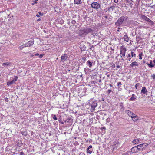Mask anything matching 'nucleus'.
I'll list each match as a JSON object with an SVG mask.
<instances>
[{"mask_svg": "<svg viewBox=\"0 0 155 155\" xmlns=\"http://www.w3.org/2000/svg\"><path fill=\"white\" fill-rule=\"evenodd\" d=\"M36 16L38 17H40V15L39 14H36Z\"/></svg>", "mask_w": 155, "mask_h": 155, "instance_id": "bf43d9fd", "label": "nucleus"}, {"mask_svg": "<svg viewBox=\"0 0 155 155\" xmlns=\"http://www.w3.org/2000/svg\"><path fill=\"white\" fill-rule=\"evenodd\" d=\"M90 49L91 50L93 51L94 50V48L92 45L91 47L90 48Z\"/></svg>", "mask_w": 155, "mask_h": 155, "instance_id": "58836bf2", "label": "nucleus"}, {"mask_svg": "<svg viewBox=\"0 0 155 155\" xmlns=\"http://www.w3.org/2000/svg\"><path fill=\"white\" fill-rule=\"evenodd\" d=\"M154 63V64H155V60H153V61H152Z\"/></svg>", "mask_w": 155, "mask_h": 155, "instance_id": "338daca9", "label": "nucleus"}, {"mask_svg": "<svg viewBox=\"0 0 155 155\" xmlns=\"http://www.w3.org/2000/svg\"><path fill=\"white\" fill-rule=\"evenodd\" d=\"M41 20V19H40V18H38V19L37 20V21H40Z\"/></svg>", "mask_w": 155, "mask_h": 155, "instance_id": "052dcab7", "label": "nucleus"}, {"mask_svg": "<svg viewBox=\"0 0 155 155\" xmlns=\"http://www.w3.org/2000/svg\"><path fill=\"white\" fill-rule=\"evenodd\" d=\"M34 41L33 40H32L31 41H29L28 42H27V45L28 46H31L34 43Z\"/></svg>", "mask_w": 155, "mask_h": 155, "instance_id": "2eb2a0df", "label": "nucleus"}, {"mask_svg": "<svg viewBox=\"0 0 155 155\" xmlns=\"http://www.w3.org/2000/svg\"><path fill=\"white\" fill-rule=\"evenodd\" d=\"M120 111L123 112L124 110H125V107H124L123 106V104L122 102H121L120 104Z\"/></svg>", "mask_w": 155, "mask_h": 155, "instance_id": "ddd939ff", "label": "nucleus"}, {"mask_svg": "<svg viewBox=\"0 0 155 155\" xmlns=\"http://www.w3.org/2000/svg\"><path fill=\"white\" fill-rule=\"evenodd\" d=\"M112 91L110 89H108V92L109 94Z\"/></svg>", "mask_w": 155, "mask_h": 155, "instance_id": "603ef678", "label": "nucleus"}, {"mask_svg": "<svg viewBox=\"0 0 155 155\" xmlns=\"http://www.w3.org/2000/svg\"><path fill=\"white\" fill-rule=\"evenodd\" d=\"M38 1V0H34V3H37V1Z\"/></svg>", "mask_w": 155, "mask_h": 155, "instance_id": "13d9d810", "label": "nucleus"}, {"mask_svg": "<svg viewBox=\"0 0 155 155\" xmlns=\"http://www.w3.org/2000/svg\"><path fill=\"white\" fill-rule=\"evenodd\" d=\"M81 32L82 33L86 35L87 34L89 33H91L92 35L94 36L96 35L97 34V31L89 27L84 28L83 29L81 30Z\"/></svg>", "mask_w": 155, "mask_h": 155, "instance_id": "f257e3e1", "label": "nucleus"}, {"mask_svg": "<svg viewBox=\"0 0 155 155\" xmlns=\"http://www.w3.org/2000/svg\"><path fill=\"white\" fill-rule=\"evenodd\" d=\"M62 118L61 117H60L58 118V121L59 123H60L61 124H63L64 123V122H63L61 121Z\"/></svg>", "mask_w": 155, "mask_h": 155, "instance_id": "72a5a7b5", "label": "nucleus"}, {"mask_svg": "<svg viewBox=\"0 0 155 155\" xmlns=\"http://www.w3.org/2000/svg\"><path fill=\"white\" fill-rule=\"evenodd\" d=\"M130 55L131 56V57H134L135 58L136 57V54H135L133 51H131L130 53Z\"/></svg>", "mask_w": 155, "mask_h": 155, "instance_id": "c756f323", "label": "nucleus"}, {"mask_svg": "<svg viewBox=\"0 0 155 155\" xmlns=\"http://www.w3.org/2000/svg\"><path fill=\"white\" fill-rule=\"evenodd\" d=\"M140 84L139 83H137L135 85V88L137 89H138L137 87L140 86Z\"/></svg>", "mask_w": 155, "mask_h": 155, "instance_id": "c9c22d12", "label": "nucleus"}, {"mask_svg": "<svg viewBox=\"0 0 155 155\" xmlns=\"http://www.w3.org/2000/svg\"><path fill=\"white\" fill-rule=\"evenodd\" d=\"M138 65H139L138 63L137 62H136V61H134V62H132L131 63V64L130 65V67L132 68L135 66H138Z\"/></svg>", "mask_w": 155, "mask_h": 155, "instance_id": "dca6fc26", "label": "nucleus"}, {"mask_svg": "<svg viewBox=\"0 0 155 155\" xmlns=\"http://www.w3.org/2000/svg\"><path fill=\"white\" fill-rule=\"evenodd\" d=\"M27 43H25V44H23V45H22L23 47V48H25V47H28V46H27Z\"/></svg>", "mask_w": 155, "mask_h": 155, "instance_id": "37998d69", "label": "nucleus"}, {"mask_svg": "<svg viewBox=\"0 0 155 155\" xmlns=\"http://www.w3.org/2000/svg\"><path fill=\"white\" fill-rule=\"evenodd\" d=\"M143 18L147 21L149 22L151 25H153L154 23L150 19L148 18L147 16L143 15Z\"/></svg>", "mask_w": 155, "mask_h": 155, "instance_id": "1a4fd4ad", "label": "nucleus"}, {"mask_svg": "<svg viewBox=\"0 0 155 155\" xmlns=\"http://www.w3.org/2000/svg\"><path fill=\"white\" fill-rule=\"evenodd\" d=\"M142 53H140L139 54V59L141 60L142 59Z\"/></svg>", "mask_w": 155, "mask_h": 155, "instance_id": "e433bc0d", "label": "nucleus"}, {"mask_svg": "<svg viewBox=\"0 0 155 155\" xmlns=\"http://www.w3.org/2000/svg\"><path fill=\"white\" fill-rule=\"evenodd\" d=\"M101 101H104V99L102 97V98L100 100Z\"/></svg>", "mask_w": 155, "mask_h": 155, "instance_id": "de8ad7c7", "label": "nucleus"}, {"mask_svg": "<svg viewBox=\"0 0 155 155\" xmlns=\"http://www.w3.org/2000/svg\"><path fill=\"white\" fill-rule=\"evenodd\" d=\"M93 151L92 149V146L91 145H89L86 149V151L87 153L89 154H91L92 153Z\"/></svg>", "mask_w": 155, "mask_h": 155, "instance_id": "f8f14e48", "label": "nucleus"}, {"mask_svg": "<svg viewBox=\"0 0 155 155\" xmlns=\"http://www.w3.org/2000/svg\"><path fill=\"white\" fill-rule=\"evenodd\" d=\"M126 48L123 46H122L120 47V55H125L126 51Z\"/></svg>", "mask_w": 155, "mask_h": 155, "instance_id": "0eeeda50", "label": "nucleus"}, {"mask_svg": "<svg viewBox=\"0 0 155 155\" xmlns=\"http://www.w3.org/2000/svg\"><path fill=\"white\" fill-rule=\"evenodd\" d=\"M20 155H24V153L23 152H21L20 153Z\"/></svg>", "mask_w": 155, "mask_h": 155, "instance_id": "8fccbe9b", "label": "nucleus"}, {"mask_svg": "<svg viewBox=\"0 0 155 155\" xmlns=\"http://www.w3.org/2000/svg\"><path fill=\"white\" fill-rule=\"evenodd\" d=\"M131 58H129L128 59V60L129 61H130L131 60Z\"/></svg>", "mask_w": 155, "mask_h": 155, "instance_id": "69168bd1", "label": "nucleus"}, {"mask_svg": "<svg viewBox=\"0 0 155 155\" xmlns=\"http://www.w3.org/2000/svg\"><path fill=\"white\" fill-rule=\"evenodd\" d=\"M2 64L4 67H9L10 68L12 66V63L10 62H6L2 63Z\"/></svg>", "mask_w": 155, "mask_h": 155, "instance_id": "9d476101", "label": "nucleus"}, {"mask_svg": "<svg viewBox=\"0 0 155 155\" xmlns=\"http://www.w3.org/2000/svg\"><path fill=\"white\" fill-rule=\"evenodd\" d=\"M51 117L55 120H57V118L56 117V115H55L52 114L51 115Z\"/></svg>", "mask_w": 155, "mask_h": 155, "instance_id": "7c9ffc66", "label": "nucleus"}, {"mask_svg": "<svg viewBox=\"0 0 155 155\" xmlns=\"http://www.w3.org/2000/svg\"><path fill=\"white\" fill-rule=\"evenodd\" d=\"M114 2L115 3H117L118 2V0H114Z\"/></svg>", "mask_w": 155, "mask_h": 155, "instance_id": "864d4df0", "label": "nucleus"}, {"mask_svg": "<svg viewBox=\"0 0 155 155\" xmlns=\"http://www.w3.org/2000/svg\"><path fill=\"white\" fill-rule=\"evenodd\" d=\"M131 152H130V151H127L125 153H124L123 155H130L131 154Z\"/></svg>", "mask_w": 155, "mask_h": 155, "instance_id": "f704fd0d", "label": "nucleus"}, {"mask_svg": "<svg viewBox=\"0 0 155 155\" xmlns=\"http://www.w3.org/2000/svg\"><path fill=\"white\" fill-rule=\"evenodd\" d=\"M106 128L104 127H102L101 128V134L102 135H104L105 133Z\"/></svg>", "mask_w": 155, "mask_h": 155, "instance_id": "f3484780", "label": "nucleus"}, {"mask_svg": "<svg viewBox=\"0 0 155 155\" xmlns=\"http://www.w3.org/2000/svg\"><path fill=\"white\" fill-rule=\"evenodd\" d=\"M91 7L94 9L97 10L98 9L100 8L101 5L97 2H94L91 3Z\"/></svg>", "mask_w": 155, "mask_h": 155, "instance_id": "20e7f679", "label": "nucleus"}, {"mask_svg": "<svg viewBox=\"0 0 155 155\" xmlns=\"http://www.w3.org/2000/svg\"><path fill=\"white\" fill-rule=\"evenodd\" d=\"M148 144L147 143H143L138 145V147H140L142 150L144 149L146 147H147Z\"/></svg>", "mask_w": 155, "mask_h": 155, "instance_id": "9b49d317", "label": "nucleus"}, {"mask_svg": "<svg viewBox=\"0 0 155 155\" xmlns=\"http://www.w3.org/2000/svg\"><path fill=\"white\" fill-rule=\"evenodd\" d=\"M151 77L153 78L154 79H155V74H153L151 75Z\"/></svg>", "mask_w": 155, "mask_h": 155, "instance_id": "c03bdc74", "label": "nucleus"}, {"mask_svg": "<svg viewBox=\"0 0 155 155\" xmlns=\"http://www.w3.org/2000/svg\"><path fill=\"white\" fill-rule=\"evenodd\" d=\"M113 7H114L113 6H111V7H110L109 8H107L108 9V10H109L110 9H113Z\"/></svg>", "mask_w": 155, "mask_h": 155, "instance_id": "09e8293b", "label": "nucleus"}, {"mask_svg": "<svg viewBox=\"0 0 155 155\" xmlns=\"http://www.w3.org/2000/svg\"><path fill=\"white\" fill-rule=\"evenodd\" d=\"M127 55V57H128H128L130 58V57H131L130 53L129 54H128Z\"/></svg>", "mask_w": 155, "mask_h": 155, "instance_id": "3c124183", "label": "nucleus"}, {"mask_svg": "<svg viewBox=\"0 0 155 155\" xmlns=\"http://www.w3.org/2000/svg\"><path fill=\"white\" fill-rule=\"evenodd\" d=\"M43 55L42 54H40L39 56V58H42L43 57Z\"/></svg>", "mask_w": 155, "mask_h": 155, "instance_id": "49530a36", "label": "nucleus"}, {"mask_svg": "<svg viewBox=\"0 0 155 155\" xmlns=\"http://www.w3.org/2000/svg\"><path fill=\"white\" fill-rule=\"evenodd\" d=\"M104 18L109 20L110 21H111L113 18V17L109 15L105 16Z\"/></svg>", "mask_w": 155, "mask_h": 155, "instance_id": "5701e85b", "label": "nucleus"}, {"mask_svg": "<svg viewBox=\"0 0 155 155\" xmlns=\"http://www.w3.org/2000/svg\"><path fill=\"white\" fill-rule=\"evenodd\" d=\"M122 85L121 83L120 82H118L117 83V86H120Z\"/></svg>", "mask_w": 155, "mask_h": 155, "instance_id": "ea45409f", "label": "nucleus"}, {"mask_svg": "<svg viewBox=\"0 0 155 155\" xmlns=\"http://www.w3.org/2000/svg\"><path fill=\"white\" fill-rule=\"evenodd\" d=\"M116 67H117V68H119L120 67V66L119 65L117 64V65Z\"/></svg>", "mask_w": 155, "mask_h": 155, "instance_id": "4d7b16f0", "label": "nucleus"}, {"mask_svg": "<svg viewBox=\"0 0 155 155\" xmlns=\"http://www.w3.org/2000/svg\"><path fill=\"white\" fill-rule=\"evenodd\" d=\"M72 120L71 118H68L66 120L64 121V123H69V124L68 125L70 126L71 125L72 123Z\"/></svg>", "mask_w": 155, "mask_h": 155, "instance_id": "4468645a", "label": "nucleus"}, {"mask_svg": "<svg viewBox=\"0 0 155 155\" xmlns=\"http://www.w3.org/2000/svg\"><path fill=\"white\" fill-rule=\"evenodd\" d=\"M136 98V97L134 94H132V97H130V100L131 101H134Z\"/></svg>", "mask_w": 155, "mask_h": 155, "instance_id": "b1692460", "label": "nucleus"}, {"mask_svg": "<svg viewBox=\"0 0 155 155\" xmlns=\"http://www.w3.org/2000/svg\"><path fill=\"white\" fill-rule=\"evenodd\" d=\"M38 13H39V15H41V16H43V14H44L43 13H41L40 12H38Z\"/></svg>", "mask_w": 155, "mask_h": 155, "instance_id": "a19ab883", "label": "nucleus"}, {"mask_svg": "<svg viewBox=\"0 0 155 155\" xmlns=\"http://www.w3.org/2000/svg\"><path fill=\"white\" fill-rule=\"evenodd\" d=\"M68 58V56L67 54H63L61 57V61L62 62H64Z\"/></svg>", "mask_w": 155, "mask_h": 155, "instance_id": "6e6552de", "label": "nucleus"}, {"mask_svg": "<svg viewBox=\"0 0 155 155\" xmlns=\"http://www.w3.org/2000/svg\"><path fill=\"white\" fill-rule=\"evenodd\" d=\"M82 59L84 60V63L85 62V61L86 60V58H84V57L82 58Z\"/></svg>", "mask_w": 155, "mask_h": 155, "instance_id": "5fc2aeb1", "label": "nucleus"}, {"mask_svg": "<svg viewBox=\"0 0 155 155\" xmlns=\"http://www.w3.org/2000/svg\"><path fill=\"white\" fill-rule=\"evenodd\" d=\"M39 55V54H38V53H36V54H35V56H38V55Z\"/></svg>", "mask_w": 155, "mask_h": 155, "instance_id": "680f3d73", "label": "nucleus"}, {"mask_svg": "<svg viewBox=\"0 0 155 155\" xmlns=\"http://www.w3.org/2000/svg\"><path fill=\"white\" fill-rule=\"evenodd\" d=\"M131 152L133 153H137L136 146L132 148Z\"/></svg>", "mask_w": 155, "mask_h": 155, "instance_id": "393cba45", "label": "nucleus"}, {"mask_svg": "<svg viewBox=\"0 0 155 155\" xmlns=\"http://www.w3.org/2000/svg\"><path fill=\"white\" fill-rule=\"evenodd\" d=\"M139 146L138 145L137 146H136V150L137 151V152L140 151H142V149L138 147Z\"/></svg>", "mask_w": 155, "mask_h": 155, "instance_id": "2f4dec72", "label": "nucleus"}, {"mask_svg": "<svg viewBox=\"0 0 155 155\" xmlns=\"http://www.w3.org/2000/svg\"><path fill=\"white\" fill-rule=\"evenodd\" d=\"M18 77L17 76H14V78L11 81H8L7 82V85L8 86H10L11 85L17 81Z\"/></svg>", "mask_w": 155, "mask_h": 155, "instance_id": "39448f33", "label": "nucleus"}, {"mask_svg": "<svg viewBox=\"0 0 155 155\" xmlns=\"http://www.w3.org/2000/svg\"><path fill=\"white\" fill-rule=\"evenodd\" d=\"M98 82L99 83H101V79H100Z\"/></svg>", "mask_w": 155, "mask_h": 155, "instance_id": "774afa93", "label": "nucleus"}, {"mask_svg": "<svg viewBox=\"0 0 155 155\" xmlns=\"http://www.w3.org/2000/svg\"><path fill=\"white\" fill-rule=\"evenodd\" d=\"M19 48L20 50H21L23 48V47L22 45H21L19 47Z\"/></svg>", "mask_w": 155, "mask_h": 155, "instance_id": "a18cd8bd", "label": "nucleus"}, {"mask_svg": "<svg viewBox=\"0 0 155 155\" xmlns=\"http://www.w3.org/2000/svg\"><path fill=\"white\" fill-rule=\"evenodd\" d=\"M120 55V57L122 58H124V57L125 56V55Z\"/></svg>", "mask_w": 155, "mask_h": 155, "instance_id": "6e6d98bb", "label": "nucleus"}, {"mask_svg": "<svg viewBox=\"0 0 155 155\" xmlns=\"http://www.w3.org/2000/svg\"><path fill=\"white\" fill-rule=\"evenodd\" d=\"M126 3L129 4L131 8H132L133 4L131 2L132 0H124Z\"/></svg>", "mask_w": 155, "mask_h": 155, "instance_id": "412c9836", "label": "nucleus"}, {"mask_svg": "<svg viewBox=\"0 0 155 155\" xmlns=\"http://www.w3.org/2000/svg\"><path fill=\"white\" fill-rule=\"evenodd\" d=\"M22 135H23V136H26L27 135V133L26 132H22Z\"/></svg>", "mask_w": 155, "mask_h": 155, "instance_id": "79ce46f5", "label": "nucleus"}, {"mask_svg": "<svg viewBox=\"0 0 155 155\" xmlns=\"http://www.w3.org/2000/svg\"><path fill=\"white\" fill-rule=\"evenodd\" d=\"M147 64L148 65L150 68H153L155 66V64H153L152 61H150V63H147Z\"/></svg>", "mask_w": 155, "mask_h": 155, "instance_id": "a878e982", "label": "nucleus"}, {"mask_svg": "<svg viewBox=\"0 0 155 155\" xmlns=\"http://www.w3.org/2000/svg\"><path fill=\"white\" fill-rule=\"evenodd\" d=\"M125 113H127V114L130 117H131L132 115H134V113L132 112L129 110H126L125 111Z\"/></svg>", "mask_w": 155, "mask_h": 155, "instance_id": "6ab92c4d", "label": "nucleus"}, {"mask_svg": "<svg viewBox=\"0 0 155 155\" xmlns=\"http://www.w3.org/2000/svg\"><path fill=\"white\" fill-rule=\"evenodd\" d=\"M125 18V17L124 16H122L120 17L115 22V25L117 26H120L122 24Z\"/></svg>", "mask_w": 155, "mask_h": 155, "instance_id": "7ed1b4c3", "label": "nucleus"}, {"mask_svg": "<svg viewBox=\"0 0 155 155\" xmlns=\"http://www.w3.org/2000/svg\"><path fill=\"white\" fill-rule=\"evenodd\" d=\"M147 90L146 89V87H142L141 90V93H143V94H145L147 92Z\"/></svg>", "mask_w": 155, "mask_h": 155, "instance_id": "aec40b11", "label": "nucleus"}, {"mask_svg": "<svg viewBox=\"0 0 155 155\" xmlns=\"http://www.w3.org/2000/svg\"><path fill=\"white\" fill-rule=\"evenodd\" d=\"M140 141V140L139 139H134L132 141V143L134 144H138V143H139Z\"/></svg>", "mask_w": 155, "mask_h": 155, "instance_id": "a211bd4d", "label": "nucleus"}, {"mask_svg": "<svg viewBox=\"0 0 155 155\" xmlns=\"http://www.w3.org/2000/svg\"><path fill=\"white\" fill-rule=\"evenodd\" d=\"M88 104L91 111V112L94 111L97 105V101L93 99L89 101Z\"/></svg>", "mask_w": 155, "mask_h": 155, "instance_id": "f03ea898", "label": "nucleus"}, {"mask_svg": "<svg viewBox=\"0 0 155 155\" xmlns=\"http://www.w3.org/2000/svg\"><path fill=\"white\" fill-rule=\"evenodd\" d=\"M74 138L75 139H76L77 138L78 139H79V137H74Z\"/></svg>", "mask_w": 155, "mask_h": 155, "instance_id": "e2e57ef3", "label": "nucleus"}, {"mask_svg": "<svg viewBox=\"0 0 155 155\" xmlns=\"http://www.w3.org/2000/svg\"><path fill=\"white\" fill-rule=\"evenodd\" d=\"M131 116V117L132 119H134L133 120H136L138 119V117L134 113Z\"/></svg>", "mask_w": 155, "mask_h": 155, "instance_id": "c85d7f7f", "label": "nucleus"}, {"mask_svg": "<svg viewBox=\"0 0 155 155\" xmlns=\"http://www.w3.org/2000/svg\"><path fill=\"white\" fill-rule=\"evenodd\" d=\"M74 4L80 5L82 3L81 0H74Z\"/></svg>", "mask_w": 155, "mask_h": 155, "instance_id": "bb28decb", "label": "nucleus"}, {"mask_svg": "<svg viewBox=\"0 0 155 155\" xmlns=\"http://www.w3.org/2000/svg\"><path fill=\"white\" fill-rule=\"evenodd\" d=\"M95 62L93 60H89L86 63L87 65L90 68H92Z\"/></svg>", "mask_w": 155, "mask_h": 155, "instance_id": "423d86ee", "label": "nucleus"}, {"mask_svg": "<svg viewBox=\"0 0 155 155\" xmlns=\"http://www.w3.org/2000/svg\"><path fill=\"white\" fill-rule=\"evenodd\" d=\"M139 146L138 145L137 146H136V150L137 151V152L140 151H142V149L138 147Z\"/></svg>", "mask_w": 155, "mask_h": 155, "instance_id": "473e14b6", "label": "nucleus"}, {"mask_svg": "<svg viewBox=\"0 0 155 155\" xmlns=\"http://www.w3.org/2000/svg\"><path fill=\"white\" fill-rule=\"evenodd\" d=\"M75 143H76V144H77L78 145H79V143L78 142V141H76Z\"/></svg>", "mask_w": 155, "mask_h": 155, "instance_id": "0e129e2a", "label": "nucleus"}, {"mask_svg": "<svg viewBox=\"0 0 155 155\" xmlns=\"http://www.w3.org/2000/svg\"><path fill=\"white\" fill-rule=\"evenodd\" d=\"M122 39H123L125 41L127 42H128L129 40V38L128 37L127 35H125Z\"/></svg>", "mask_w": 155, "mask_h": 155, "instance_id": "4be33fe9", "label": "nucleus"}, {"mask_svg": "<svg viewBox=\"0 0 155 155\" xmlns=\"http://www.w3.org/2000/svg\"><path fill=\"white\" fill-rule=\"evenodd\" d=\"M84 71L86 74H87L89 72L91 71V69H89L88 68H85L84 69Z\"/></svg>", "mask_w": 155, "mask_h": 155, "instance_id": "cd10ccee", "label": "nucleus"}, {"mask_svg": "<svg viewBox=\"0 0 155 155\" xmlns=\"http://www.w3.org/2000/svg\"><path fill=\"white\" fill-rule=\"evenodd\" d=\"M76 23V21L74 20H72V21H71V23L73 24V25H74L75 24V23Z\"/></svg>", "mask_w": 155, "mask_h": 155, "instance_id": "4c0bfd02", "label": "nucleus"}]
</instances>
